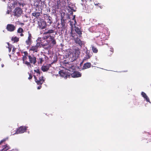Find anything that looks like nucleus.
Segmentation results:
<instances>
[{
  "label": "nucleus",
  "instance_id": "nucleus-1",
  "mask_svg": "<svg viewBox=\"0 0 151 151\" xmlns=\"http://www.w3.org/2000/svg\"><path fill=\"white\" fill-rule=\"evenodd\" d=\"M67 52L68 57L71 58V60L73 61L76 60L78 57L80 53V51L78 49L75 50L70 49L68 50Z\"/></svg>",
  "mask_w": 151,
  "mask_h": 151
},
{
  "label": "nucleus",
  "instance_id": "nucleus-2",
  "mask_svg": "<svg viewBox=\"0 0 151 151\" xmlns=\"http://www.w3.org/2000/svg\"><path fill=\"white\" fill-rule=\"evenodd\" d=\"M35 73H34V77L35 78V82L37 84H41L44 81L43 79V77L41 75L39 70L38 69L34 70Z\"/></svg>",
  "mask_w": 151,
  "mask_h": 151
},
{
  "label": "nucleus",
  "instance_id": "nucleus-3",
  "mask_svg": "<svg viewBox=\"0 0 151 151\" xmlns=\"http://www.w3.org/2000/svg\"><path fill=\"white\" fill-rule=\"evenodd\" d=\"M41 40V38H38L36 40L37 43L36 45L32 46L30 49L29 51H32L33 52H37L38 51L39 49L41 47L42 45Z\"/></svg>",
  "mask_w": 151,
  "mask_h": 151
},
{
  "label": "nucleus",
  "instance_id": "nucleus-4",
  "mask_svg": "<svg viewBox=\"0 0 151 151\" xmlns=\"http://www.w3.org/2000/svg\"><path fill=\"white\" fill-rule=\"evenodd\" d=\"M19 4L20 5H21L19 3H18L17 1L11 0L10 2L9 3L8 5V7L7 9V13L9 14L11 11V7L14 8L18 6Z\"/></svg>",
  "mask_w": 151,
  "mask_h": 151
},
{
  "label": "nucleus",
  "instance_id": "nucleus-5",
  "mask_svg": "<svg viewBox=\"0 0 151 151\" xmlns=\"http://www.w3.org/2000/svg\"><path fill=\"white\" fill-rule=\"evenodd\" d=\"M59 73L60 76L64 77L65 78H66L69 77L70 75V73H68L67 70H60Z\"/></svg>",
  "mask_w": 151,
  "mask_h": 151
},
{
  "label": "nucleus",
  "instance_id": "nucleus-6",
  "mask_svg": "<svg viewBox=\"0 0 151 151\" xmlns=\"http://www.w3.org/2000/svg\"><path fill=\"white\" fill-rule=\"evenodd\" d=\"M28 127L26 126H21L18 129L14 134L22 133L26 131Z\"/></svg>",
  "mask_w": 151,
  "mask_h": 151
},
{
  "label": "nucleus",
  "instance_id": "nucleus-7",
  "mask_svg": "<svg viewBox=\"0 0 151 151\" xmlns=\"http://www.w3.org/2000/svg\"><path fill=\"white\" fill-rule=\"evenodd\" d=\"M13 12L14 13V16L17 17H19L22 13V11L20 8L18 7H16L14 10Z\"/></svg>",
  "mask_w": 151,
  "mask_h": 151
},
{
  "label": "nucleus",
  "instance_id": "nucleus-8",
  "mask_svg": "<svg viewBox=\"0 0 151 151\" xmlns=\"http://www.w3.org/2000/svg\"><path fill=\"white\" fill-rule=\"evenodd\" d=\"M85 55L83 59V61L86 60L90 58L92 56L91 53L87 49L86 50L85 52Z\"/></svg>",
  "mask_w": 151,
  "mask_h": 151
},
{
  "label": "nucleus",
  "instance_id": "nucleus-9",
  "mask_svg": "<svg viewBox=\"0 0 151 151\" xmlns=\"http://www.w3.org/2000/svg\"><path fill=\"white\" fill-rule=\"evenodd\" d=\"M38 25L40 28L43 29L46 27V23L43 19H41L38 22Z\"/></svg>",
  "mask_w": 151,
  "mask_h": 151
},
{
  "label": "nucleus",
  "instance_id": "nucleus-10",
  "mask_svg": "<svg viewBox=\"0 0 151 151\" xmlns=\"http://www.w3.org/2000/svg\"><path fill=\"white\" fill-rule=\"evenodd\" d=\"M6 29L8 31L12 32L15 29L16 27L12 24H9L7 25Z\"/></svg>",
  "mask_w": 151,
  "mask_h": 151
},
{
  "label": "nucleus",
  "instance_id": "nucleus-11",
  "mask_svg": "<svg viewBox=\"0 0 151 151\" xmlns=\"http://www.w3.org/2000/svg\"><path fill=\"white\" fill-rule=\"evenodd\" d=\"M28 36L27 39L26 41V43L27 45H29L32 42V36L29 32H28Z\"/></svg>",
  "mask_w": 151,
  "mask_h": 151
},
{
  "label": "nucleus",
  "instance_id": "nucleus-12",
  "mask_svg": "<svg viewBox=\"0 0 151 151\" xmlns=\"http://www.w3.org/2000/svg\"><path fill=\"white\" fill-rule=\"evenodd\" d=\"M72 37H74L75 35H73L72 34ZM75 42L78 43L79 45L81 46L82 47L83 46V42L81 41L80 39L78 38H74L73 39Z\"/></svg>",
  "mask_w": 151,
  "mask_h": 151
},
{
  "label": "nucleus",
  "instance_id": "nucleus-13",
  "mask_svg": "<svg viewBox=\"0 0 151 151\" xmlns=\"http://www.w3.org/2000/svg\"><path fill=\"white\" fill-rule=\"evenodd\" d=\"M81 74L78 72H75L71 74V76L73 78H77L81 76Z\"/></svg>",
  "mask_w": 151,
  "mask_h": 151
},
{
  "label": "nucleus",
  "instance_id": "nucleus-14",
  "mask_svg": "<svg viewBox=\"0 0 151 151\" xmlns=\"http://www.w3.org/2000/svg\"><path fill=\"white\" fill-rule=\"evenodd\" d=\"M141 95L147 101L150 103L149 98L145 92H142L141 93Z\"/></svg>",
  "mask_w": 151,
  "mask_h": 151
},
{
  "label": "nucleus",
  "instance_id": "nucleus-15",
  "mask_svg": "<svg viewBox=\"0 0 151 151\" xmlns=\"http://www.w3.org/2000/svg\"><path fill=\"white\" fill-rule=\"evenodd\" d=\"M73 21H71L70 22V24L72 30L73 29L74 27H76L75 24L76 23V22L75 19V16L73 17Z\"/></svg>",
  "mask_w": 151,
  "mask_h": 151
},
{
  "label": "nucleus",
  "instance_id": "nucleus-16",
  "mask_svg": "<svg viewBox=\"0 0 151 151\" xmlns=\"http://www.w3.org/2000/svg\"><path fill=\"white\" fill-rule=\"evenodd\" d=\"M100 36L99 37H101V41H99L98 42L99 44V45H103V42L102 41H104L105 40V34H102V35H100V36Z\"/></svg>",
  "mask_w": 151,
  "mask_h": 151
},
{
  "label": "nucleus",
  "instance_id": "nucleus-17",
  "mask_svg": "<svg viewBox=\"0 0 151 151\" xmlns=\"http://www.w3.org/2000/svg\"><path fill=\"white\" fill-rule=\"evenodd\" d=\"M29 58L30 62L35 64L36 62V58L34 56L31 57L30 56H29Z\"/></svg>",
  "mask_w": 151,
  "mask_h": 151
},
{
  "label": "nucleus",
  "instance_id": "nucleus-18",
  "mask_svg": "<svg viewBox=\"0 0 151 151\" xmlns=\"http://www.w3.org/2000/svg\"><path fill=\"white\" fill-rule=\"evenodd\" d=\"M49 68V65H43L42 66V70L43 72L47 71Z\"/></svg>",
  "mask_w": 151,
  "mask_h": 151
},
{
  "label": "nucleus",
  "instance_id": "nucleus-19",
  "mask_svg": "<svg viewBox=\"0 0 151 151\" xmlns=\"http://www.w3.org/2000/svg\"><path fill=\"white\" fill-rule=\"evenodd\" d=\"M91 65V63H85L83 66V69H86L89 68Z\"/></svg>",
  "mask_w": 151,
  "mask_h": 151
},
{
  "label": "nucleus",
  "instance_id": "nucleus-20",
  "mask_svg": "<svg viewBox=\"0 0 151 151\" xmlns=\"http://www.w3.org/2000/svg\"><path fill=\"white\" fill-rule=\"evenodd\" d=\"M8 48L9 49V52H10V51L11 50V49L12 48H13L12 50V52L13 54L14 53V52L16 48L14 47H13L11 45H9V44L8 43Z\"/></svg>",
  "mask_w": 151,
  "mask_h": 151
},
{
  "label": "nucleus",
  "instance_id": "nucleus-21",
  "mask_svg": "<svg viewBox=\"0 0 151 151\" xmlns=\"http://www.w3.org/2000/svg\"><path fill=\"white\" fill-rule=\"evenodd\" d=\"M62 6V4H61V0H59L58 1L57 3L55 5V9H59L60 7Z\"/></svg>",
  "mask_w": 151,
  "mask_h": 151
},
{
  "label": "nucleus",
  "instance_id": "nucleus-22",
  "mask_svg": "<svg viewBox=\"0 0 151 151\" xmlns=\"http://www.w3.org/2000/svg\"><path fill=\"white\" fill-rule=\"evenodd\" d=\"M75 31L76 33L78 34L79 36L81 34V32L80 30V29H79L77 27H75Z\"/></svg>",
  "mask_w": 151,
  "mask_h": 151
},
{
  "label": "nucleus",
  "instance_id": "nucleus-23",
  "mask_svg": "<svg viewBox=\"0 0 151 151\" xmlns=\"http://www.w3.org/2000/svg\"><path fill=\"white\" fill-rule=\"evenodd\" d=\"M91 47L92 50L93 52L94 53H97L98 52V50L95 47L93 46V45H92Z\"/></svg>",
  "mask_w": 151,
  "mask_h": 151
},
{
  "label": "nucleus",
  "instance_id": "nucleus-24",
  "mask_svg": "<svg viewBox=\"0 0 151 151\" xmlns=\"http://www.w3.org/2000/svg\"><path fill=\"white\" fill-rule=\"evenodd\" d=\"M10 148L9 146L7 145H6L4 146L3 149L1 150H0V151H6L7 150Z\"/></svg>",
  "mask_w": 151,
  "mask_h": 151
},
{
  "label": "nucleus",
  "instance_id": "nucleus-25",
  "mask_svg": "<svg viewBox=\"0 0 151 151\" xmlns=\"http://www.w3.org/2000/svg\"><path fill=\"white\" fill-rule=\"evenodd\" d=\"M50 40L52 42V43L53 45H55L56 44V42L55 41V40L54 39V38L51 36H50Z\"/></svg>",
  "mask_w": 151,
  "mask_h": 151
},
{
  "label": "nucleus",
  "instance_id": "nucleus-26",
  "mask_svg": "<svg viewBox=\"0 0 151 151\" xmlns=\"http://www.w3.org/2000/svg\"><path fill=\"white\" fill-rule=\"evenodd\" d=\"M40 15V13L38 12L33 13L32 14V16L36 18L38 17Z\"/></svg>",
  "mask_w": 151,
  "mask_h": 151
},
{
  "label": "nucleus",
  "instance_id": "nucleus-27",
  "mask_svg": "<svg viewBox=\"0 0 151 151\" xmlns=\"http://www.w3.org/2000/svg\"><path fill=\"white\" fill-rule=\"evenodd\" d=\"M19 38L16 37H12V40L14 42H17L19 41Z\"/></svg>",
  "mask_w": 151,
  "mask_h": 151
},
{
  "label": "nucleus",
  "instance_id": "nucleus-28",
  "mask_svg": "<svg viewBox=\"0 0 151 151\" xmlns=\"http://www.w3.org/2000/svg\"><path fill=\"white\" fill-rule=\"evenodd\" d=\"M24 55H23V60L24 61L26 59V56H27L28 53L27 52H24Z\"/></svg>",
  "mask_w": 151,
  "mask_h": 151
},
{
  "label": "nucleus",
  "instance_id": "nucleus-29",
  "mask_svg": "<svg viewBox=\"0 0 151 151\" xmlns=\"http://www.w3.org/2000/svg\"><path fill=\"white\" fill-rule=\"evenodd\" d=\"M100 4L99 3H94V5L96 6L99 7L101 9H102L103 8V6H102L100 5Z\"/></svg>",
  "mask_w": 151,
  "mask_h": 151
},
{
  "label": "nucleus",
  "instance_id": "nucleus-30",
  "mask_svg": "<svg viewBox=\"0 0 151 151\" xmlns=\"http://www.w3.org/2000/svg\"><path fill=\"white\" fill-rule=\"evenodd\" d=\"M61 4H62V6H65L66 4V2L64 0H61Z\"/></svg>",
  "mask_w": 151,
  "mask_h": 151
},
{
  "label": "nucleus",
  "instance_id": "nucleus-31",
  "mask_svg": "<svg viewBox=\"0 0 151 151\" xmlns=\"http://www.w3.org/2000/svg\"><path fill=\"white\" fill-rule=\"evenodd\" d=\"M23 31V30L21 28H19L17 30V32L19 33H22Z\"/></svg>",
  "mask_w": 151,
  "mask_h": 151
},
{
  "label": "nucleus",
  "instance_id": "nucleus-32",
  "mask_svg": "<svg viewBox=\"0 0 151 151\" xmlns=\"http://www.w3.org/2000/svg\"><path fill=\"white\" fill-rule=\"evenodd\" d=\"M54 32V31L53 30H48L47 32H45V34H47V33H52Z\"/></svg>",
  "mask_w": 151,
  "mask_h": 151
},
{
  "label": "nucleus",
  "instance_id": "nucleus-33",
  "mask_svg": "<svg viewBox=\"0 0 151 151\" xmlns=\"http://www.w3.org/2000/svg\"><path fill=\"white\" fill-rule=\"evenodd\" d=\"M24 63L25 64L27 65L28 66V67L29 68H31V65H30V63L29 62L27 61H26Z\"/></svg>",
  "mask_w": 151,
  "mask_h": 151
},
{
  "label": "nucleus",
  "instance_id": "nucleus-34",
  "mask_svg": "<svg viewBox=\"0 0 151 151\" xmlns=\"http://www.w3.org/2000/svg\"><path fill=\"white\" fill-rule=\"evenodd\" d=\"M81 1L83 2L81 3L82 5H85V4L86 3V0H81Z\"/></svg>",
  "mask_w": 151,
  "mask_h": 151
},
{
  "label": "nucleus",
  "instance_id": "nucleus-35",
  "mask_svg": "<svg viewBox=\"0 0 151 151\" xmlns=\"http://www.w3.org/2000/svg\"><path fill=\"white\" fill-rule=\"evenodd\" d=\"M43 61V59L42 58H40L39 60V62L40 63H42Z\"/></svg>",
  "mask_w": 151,
  "mask_h": 151
},
{
  "label": "nucleus",
  "instance_id": "nucleus-36",
  "mask_svg": "<svg viewBox=\"0 0 151 151\" xmlns=\"http://www.w3.org/2000/svg\"><path fill=\"white\" fill-rule=\"evenodd\" d=\"M5 141V139H4L2 140H1L0 142V144H1L2 142H4V141Z\"/></svg>",
  "mask_w": 151,
  "mask_h": 151
},
{
  "label": "nucleus",
  "instance_id": "nucleus-37",
  "mask_svg": "<svg viewBox=\"0 0 151 151\" xmlns=\"http://www.w3.org/2000/svg\"><path fill=\"white\" fill-rule=\"evenodd\" d=\"M32 78V76L31 75H29V77L28 78V79H31Z\"/></svg>",
  "mask_w": 151,
  "mask_h": 151
},
{
  "label": "nucleus",
  "instance_id": "nucleus-38",
  "mask_svg": "<svg viewBox=\"0 0 151 151\" xmlns=\"http://www.w3.org/2000/svg\"><path fill=\"white\" fill-rule=\"evenodd\" d=\"M41 86H40L37 87V89H40L41 88Z\"/></svg>",
  "mask_w": 151,
  "mask_h": 151
},
{
  "label": "nucleus",
  "instance_id": "nucleus-39",
  "mask_svg": "<svg viewBox=\"0 0 151 151\" xmlns=\"http://www.w3.org/2000/svg\"><path fill=\"white\" fill-rule=\"evenodd\" d=\"M20 35L21 36H23V35L22 33H21V34Z\"/></svg>",
  "mask_w": 151,
  "mask_h": 151
},
{
  "label": "nucleus",
  "instance_id": "nucleus-40",
  "mask_svg": "<svg viewBox=\"0 0 151 151\" xmlns=\"http://www.w3.org/2000/svg\"><path fill=\"white\" fill-rule=\"evenodd\" d=\"M4 66V64H2L1 65V67H3Z\"/></svg>",
  "mask_w": 151,
  "mask_h": 151
},
{
  "label": "nucleus",
  "instance_id": "nucleus-41",
  "mask_svg": "<svg viewBox=\"0 0 151 151\" xmlns=\"http://www.w3.org/2000/svg\"><path fill=\"white\" fill-rule=\"evenodd\" d=\"M2 0V1H5L6 0Z\"/></svg>",
  "mask_w": 151,
  "mask_h": 151
},
{
  "label": "nucleus",
  "instance_id": "nucleus-42",
  "mask_svg": "<svg viewBox=\"0 0 151 151\" xmlns=\"http://www.w3.org/2000/svg\"><path fill=\"white\" fill-rule=\"evenodd\" d=\"M111 49L112 50H113V49L111 48Z\"/></svg>",
  "mask_w": 151,
  "mask_h": 151
}]
</instances>
